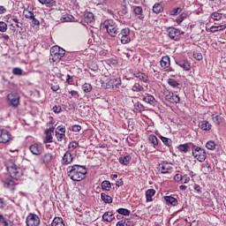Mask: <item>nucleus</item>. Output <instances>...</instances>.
<instances>
[{
    "instance_id": "f257e3e1",
    "label": "nucleus",
    "mask_w": 226,
    "mask_h": 226,
    "mask_svg": "<svg viewBox=\"0 0 226 226\" xmlns=\"http://www.w3.org/2000/svg\"><path fill=\"white\" fill-rule=\"evenodd\" d=\"M67 175L72 181L80 182L86 179L87 176V168L86 166L74 164L67 167Z\"/></svg>"
},
{
    "instance_id": "f03ea898",
    "label": "nucleus",
    "mask_w": 226,
    "mask_h": 226,
    "mask_svg": "<svg viewBox=\"0 0 226 226\" xmlns=\"http://www.w3.org/2000/svg\"><path fill=\"white\" fill-rule=\"evenodd\" d=\"M102 29H106L108 34L112 38H116L119 34V28L117 27V24L113 19H108L102 24Z\"/></svg>"
},
{
    "instance_id": "7ed1b4c3",
    "label": "nucleus",
    "mask_w": 226,
    "mask_h": 226,
    "mask_svg": "<svg viewBox=\"0 0 226 226\" xmlns=\"http://www.w3.org/2000/svg\"><path fill=\"white\" fill-rule=\"evenodd\" d=\"M192 156L193 158H195V160H197L198 162H200V163H202V162H206V158H207V155L206 154V150H204V148L196 146V145H192Z\"/></svg>"
},
{
    "instance_id": "20e7f679",
    "label": "nucleus",
    "mask_w": 226,
    "mask_h": 226,
    "mask_svg": "<svg viewBox=\"0 0 226 226\" xmlns=\"http://www.w3.org/2000/svg\"><path fill=\"white\" fill-rule=\"evenodd\" d=\"M66 51L59 46H53L50 49V56L53 63H59L64 57Z\"/></svg>"
},
{
    "instance_id": "39448f33",
    "label": "nucleus",
    "mask_w": 226,
    "mask_h": 226,
    "mask_svg": "<svg viewBox=\"0 0 226 226\" xmlns=\"http://www.w3.org/2000/svg\"><path fill=\"white\" fill-rule=\"evenodd\" d=\"M7 103L12 109H17L20 105V96L15 93L11 92L7 94Z\"/></svg>"
},
{
    "instance_id": "423d86ee",
    "label": "nucleus",
    "mask_w": 226,
    "mask_h": 226,
    "mask_svg": "<svg viewBox=\"0 0 226 226\" xmlns=\"http://www.w3.org/2000/svg\"><path fill=\"white\" fill-rule=\"evenodd\" d=\"M7 171L12 179H17L18 177H20V176H22V173L20 172V168L13 162H11L7 166Z\"/></svg>"
},
{
    "instance_id": "0eeeda50",
    "label": "nucleus",
    "mask_w": 226,
    "mask_h": 226,
    "mask_svg": "<svg viewBox=\"0 0 226 226\" xmlns=\"http://www.w3.org/2000/svg\"><path fill=\"white\" fill-rule=\"evenodd\" d=\"M102 84L103 87H106V89L117 87V86H121V78H106V80Z\"/></svg>"
},
{
    "instance_id": "6e6552de",
    "label": "nucleus",
    "mask_w": 226,
    "mask_h": 226,
    "mask_svg": "<svg viewBox=\"0 0 226 226\" xmlns=\"http://www.w3.org/2000/svg\"><path fill=\"white\" fill-rule=\"evenodd\" d=\"M118 38H120L122 45H126L127 43H130V41H132V37L130 36V28H123L118 34Z\"/></svg>"
},
{
    "instance_id": "1a4fd4ad",
    "label": "nucleus",
    "mask_w": 226,
    "mask_h": 226,
    "mask_svg": "<svg viewBox=\"0 0 226 226\" xmlns=\"http://www.w3.org/2000/svg\"><path fill=\"white\" fill-rule=\"evenodd\" d=\"M167 33L170 40H174L175 41H178L181 34H183V32H181V30L173 26L168 27Z\"/></svg>"
},
{
    "instance_id": "9d476101",
    "label": "nucleus",
    "mask_w": 226,
    "mask_h": 226,
    "mask_svg": "<svg viewBox=\"0 0 226 226\" xmlns=\"http://www.w3.org/2000/svg\"><path fill=\"white\" fill-rule=\"evenodd\" d=\"M26 226H40V217L36 214H29L26 219Z\"/></svg>"
},
{
    "instance_id": "9b49d317",
    "label": "nucleus",
    "mask_w": 226,
    "mask_h": 226,
    "mask_svg": "<svg viewBox=\"0 0 226 226\" xmlns=\"http://www.w3.org/2000/svg\"><path fill=\"white\" fill-rule=\"evenodd\" d=\"M29 150L32 154H34L35 156H40V154L43 153V145H41V143H34L29 147Z\"/></svg>"
},
{
    "instance_id": "f8f14e48",
    "label": "nucleus",
    "mask_w": 226,
    "mask_h": 226,
    "mask_svg": "<svg viewBox=\"0 0 226 226\" xmlns=\"http://www.w3.org/2000/svg\"><path fill=\"white\" fill-rule=\"evenodd\" d=\"M11 140V133L6 129H0V144H6Z\"/></svg>"
},
{
    "instance_id": "ddd939ff",
    "label": "nucleus",
    "mask_w": 226,
    "mask_h": 226,
    "mask_svg": "<svg viewBox=\"0 0 226 226\" xmlns=\"http://www.w3.org/2000/svg\"><path fill=\"white\" fill-rule=\"evenodd\" d=\"M159 170L162 174H170L172 172V163L168 162H163L159 164Z\"/></svg>"
},
{
    "instance_id": "4468645a",
    "label": "nucleus",
    "mask_w": 226,
    "mask_h": 226,
    "mask_svg": "<svg viewBox=\"0 0 226 226\" xmlns=\"http://www.w3.org/2000/svg\"><path fill=\"white\" fill-rule=\"evenodd\" d=\"M73 162V155H72V153L70 151L65 152V154L62 157V166L66 167L68 165H71V163Z\"/></svg>"
},
{
    "instance_id": "2eb2a0df",
    "label": "nucleus",
    "mask_w": 226,
    "mask_h": 226,
    "mask_svg": "<svg viewBox=\"0 0 226 226\" xmlns=\"http://www.w3.org/2000/svg\"><path fill=\"white\" fill-rule=\"evenodd\" d=\"M166 100H168L170 103H179V102H181V98H179V95L174 94V93L167 94Z\"/></svg>"
},
{
    "instance_id": "dca6fc26",
    "label": "nucleus",
    "mask_w": 226,
    "mask_h": 226,
    "mask_svg": "<svg viewBox=\"0 0 226 226\" xmlns=\"http://www.w3.org/2000/svg\"><path fill=\"white\" fill-rule=\"evenodd\" d=\"M161 67L163 68V70H167V68H170V57L169 56H165L162 57V60L160 61Z\"/></svg>"
},
{
    "instance_id": "f3484780",
    "label": "nucleus",
    "mask_w": 226,
    "mask_h": 226,
    "mask_svg": "<svg viewBox=\"0 0 226 226\" xmlns=\"http://www.w3.org/2000/svg\"><path fill=\"white\" fill-rule=\"evenodd\" d=\"M52 133H54V127H50L49 129L45 131V139H43L44 144H49V142H52Z\"/></svg>"
},
{
    "instance_id": "a211bd4d",
    "label": "nucleus",
    "mask_w": 226,
    "mask_h": 226,
    "mask_svg": "<svg viewBox=\"0 0 226 226\" xmlns=\"http://www.w3.org/2000/svg\"><path fill=\"white\" fill-rule=\"evenodd\" d=\"M199 128H200V130H203V132H209V130H211L212 128V125L207 120H203L200 122Z\"/></svg>"
},
{
    "instance_id": "6ab92c4d",
    "label": "nucleus",
    "mask_w": 226,
    "mask_h": 226,
    "mask_svg": "<svg viewBox=\"0 0 226 226\" xmlns=\"http://www.w3.org/2000/svg\"><path fill=\"white\" fill-rule=\"evenodd\" d=\"M192 146H193V143H185L183 145L178 146V150L181 153H188L190 149L192 150Z\"/></svg>"
},
{
    "instance_id": "aec40b11",
    "label": "nucleus",
    "mask_w": 226,
    "mask_h": 226,
    "mask_svg": "<svg viewBox=\"0 0 226 226\" xmlns=\"http://www.w3.org/2000/svg\"><path fill=\"white\" fill-rule=\"evenodd\" d=\"M212 121L216 125L222 124V123H223V117H222V115L214 113L212 114Z\"/></svg>"
},
{
    "instance_id": "412c9836",
    "label": "nucleus",
    "mask_w": 226,
    "mask_h": 226,
    "mask_svg": "<svg viewBox=\"0 0 226 226\" xmlns=\"http://www.w3.org/2000/svg\"><path fill=\"white\" fill-rule=\"evenodd\" d=\"M177 66H180V68H183V70H185V72H189L190 70V63H188V61L186 60H180L176 62Z\"/></svg>"
},
{
    "instance_id": "4be33fe9",
    "label": "nucleus",
    "mask_w": 226,
    "mask_h": 226,
    "mask_svg": "<svg viewBox=\"0 0 226 226\" xmlns=\"http://www.w3.org/2000/svg\"><path fill=\"white\" fill-rule=\"evenodd\" d=\"M84 20L87 24H93L94 22V14L93 12H86L84 14Z\"/></svg>"
},
{
    "instance_id": "5701e85b",
    "label": "nucleus",
    "mask_w": 226,
    "mask_h": 226,
    "mask_svg": "<svg viewBox=\"0 0 226 226\" xmlns=\"http://www.w3.org/2000/svg\"><path fill=\"white\" fill-rule=\"evenodd\" d=\"M155 193H156V191L154 189L147 190L146 192L147 202H153V197H154Z\"/></svg>"
},
{
    "instance_id": "b1692460",
    "label": "nucleus",
    "mask_w": 226,
    "mask_h": 226,
    "mask_svg": "<svg viewBox=\"0 0 226 226\" xmlns=\"http://www.w3.org/2000/svg\"><path fill=\"white\" fill-rule=\"evenodd\" d=\"M52 158L53 155L50 153H47L44 155H42L41 157V162L45 164V165H49V163H50V162H52Z\"/></svg>"
},
{
    "instance_id": "393cba45",
    "label": "nucleus",
    "mask_w": 226,
    "mask_h": 226,
    "mask_svg": "<svg viewBox=\"0 0 226 226\" xmlns=\"http://www.w3.org/2000/svg\"><path fill=\"white\" fill-rule=\"evenodd\" d=\"M162 11H163V5L162 3L154 4L153 6V13H156V15H158V13H162Z\"/></svg>"
},
{
    "instance_id": "a878e982",
    "label": "nucleus",
    "mask_w": 226,
    "mask_h": 226,
    "mask_svg": "<svg viewBox=\"0 0 226 226\" xmlns=\"http://www.w3.org/2000/svg\"><path fill=\"white\" fill-rule=\"evenodd\" d=\"M164 200L167 202V204H170V206H177V199L172 197V196H165Z\"/></svg>"
},
{
    "instance_id": "bb28decb",
    "label": "nucleus",
    "mask_w": 226,
    "mask_h": 226,
    "mask_svg": "<svg viewBox=\"0 0 226 226\" xmlns=\"http://www.w3.org/2000/svg\"><path fill=\"white\" fill-rule=\"evenodd\" d=\"M115 218L116 217L112 212H105L102 215V220H104V222H112Z\"/></svg>"
},
{
    "instance_id": "cd10ccee",
    "label": "nucleus",
    "mask_w": 226,
    "mask_h": 226,
    "mask_svg": "<svg viewBox=\"0 0 226 226\" xmlns=\"http://www.w3.org/2000/svg\"><path fill=\"white\" fill-rule=\"evenodd\" d=\"M131 160H132V157L130 155H122L118 159L119 163H121L122 165H128Z\"/></svg>"
},
{
    "instance_id": "c85d7f7f",
    "label": "nucleus",
    "mask_w": 226,
    "mask_h": 226,
    "mask_svg": "<svg viewBox=\"0 0 226 226\" xmlns=\"http://www.w3.org/2000/svg\"><path fill=\"white\" fill-rule=\"evenodd\" d=\"M51 226H66V225L64 224V222L63 221V218L55 217L54 220L51 222Z\"/></svg>"
},
{
    "instance_id": "c756f323",
    "label": "nucleus",
    "mask_w": 226,
    "mask_h": 226,
    "mask_svg": "<svg viewBox=\"0 0 226 226\" xmlns=\"http://www.w3.org/2000/svg\"><path fill=\"white\" fill-rule=\"evenodd\" d=\"M224 29H226V26L225 25L212 26L209 28V32L210 33H218V31H223Z\"/></svg>"
},
{
    "instance_id": "7c9ffc66",
    "label": "nucleus",
    "mask_w": 226,
    "mask_h": 226,
    "mask_svg": "<svg viewBox=\"0 0 226 226\" xmlns=\"http://www.w3.org/2000/svg\"><path fill=\"white\" fill-rule=\"evenodd\" d=\"M4 188H9L10 190H15V182L11 179H6L4 183Z\"/></svg>"
},
{
    "instance_id": "2f4dec72",
    "label": "nucleus",
    "mask_w": 226,
    "mask_h": 226,
    "mask_svg": "<svg viewBox=\"0 0 226 226\" xmlns=\"http://www.w3.org/2000/svg\"><path fill=\"white\" fill-rule=\"evenodd\" d=\"M101 199L105 202V204H112V197L109 196L105 192L101 193Z\"/></svg>"
},
{
    "instance_id": "473e14b6",
    "label": "nucleus",
    "mask_w": 226,
    "mask_h": 226,
    "mask_svg": "<svg viewBox=\"0 0 226 226\" xmlns=\"http://www.w3.org/2000/svg\"><path fill=\"white\" fill-rule=\"evenodd\" d=\"M102 190H104L105 192H110L111 188H112V185L110 184V182L109 180H104L102 183Z\"/></svg>"
},
{
    "instance_id": "72a5a7b5",
    "label": "nucleus",
    "mask_w": 226,
    "mask_h": 226,
    "mask_svg": "<svg viewBox=\"0 0 226 226\" xmlns=\"http://www.w3.org/2000/svg\"><path fill=\"white\" fill-rule=\"evenodd\" d=\"M134 77H136V79H139V80H142L143 82H147V75H146L145 73L142 72H136L134 73Z\"/></svg>"
},
{
    "instance_id": "f704fd0d",
    "label": "nucleus",
    "mask_w": 226,
    "mask_h": 226,
    "mask_svg": "<svg viewBox=\"0 0 226 226\" xmlns=\"http://www.w3.org/2000/svg\"><path fill=\"white\" fill-rule=\"evenodd\" d=\"M134 13L135 15H139L138 19H139V20H142L144 19V14H142V7L140 6L135 7Z\"/></svg>"
},
{
    "instance_id": "c9c22d12",
    "label": "nucleus",
    "mask_w": 226,
    "mask_h": 226,
    "mask_svg": "<svg viewBox=\"0 0 226 226\" xmlns=\"http://www.w3.org/2000/svg\"><path fill=\"white\" fill-rule=\"evenodd\" d=\"M143 102H146V103H149L150 105H153V103H154V96L151 94H147L143 98Z\"/></svg>"
},
{
    "instance_id": "e433bc0d",
    "label": "nucleus",
    "mask_w": 226,
    "mask_h": 226,
    "mask_svg": "<svg viewBox=\"0 0 226 226\" xmlns=\"http://www.w3.org/2000/svg\"><path fill=\"white\" fill-rule=\"evenodd\" d=\"M55 133H56V140H58V142H63V140L66 139V133L59 132L57 131H56Z\"/></svg>"
},
{
    "instance_id": "4c0bfd02",
    "label": "nucleus",
    "mask_w": 226,
    "mask_h": 226,
    "mask_svg": "<svg viewBox=\"0 0 226 226\" xmlns=\"http://www.w3.org/2000/svg\"><path fill=\"white\" fill-rule=\"evenodd\" d=\"M132 91H133L134 93H140L142 91H144V87H142L140 84L136 83L134 84V86L132 87Z\"/></svg>"
},
{
    "instance_id": "58836bf2",
    "label": "nucleus",
    "mask_w": 226,
    "mask_h": 226,
    "mask_svg": "<svg viewBox=\"0 0 226 226\" xmlns=\"http://www.w3.org/2000/svg\"><path fill=\"white\" fill-rule=\"evenodd\" d=\"M206 147H207V149H209L210 151H214V149H215V147H216V143H215V141H213V140H209L207 142Z\"/></svg>"
},
{
    "instance_id": "ea45409f",
    "label": "nucleus",
    "mask_w": 226,
    "mask_h": 226,
    "mask_svg": "<svg viewBox=\"0 0 226 226\" xmlns=\"http://www.w3.org/2000/svg\"><path fill=\"white\" fill-rule=\"evenodd\" d=\"M82 89H83L84 93H91V91H93V86H91V84H89V83H85L82 86Z\"/></svg>"
},
{
    "instance_id": "a19ab883",
    "label": "nucleus",
    "mask_w": 226,
    "mask_h": 226,
    "mask_svg": "<svg viewBox=\"0 0 226 226\" xmlns=\"http://www.w3.org/2000/svg\"><path fill=\"white\" fill-rule=\"evenodd\" d=\"M148 140L151 142V144H153V146H158V138H156L154 134H151L148 137Z\"/></svg>"
},
{
    "instance_id": "79ce46f5",
    "label": "nucleus",
    "mask_w": 226,
    "mask_h": 226,
    "mask_svg": "<svg viewBox=\"0 0 226 226\" xmlns=\"http://www.w3.org/2000/svg\"><path fill=\"white\" fill-rule=\"evenodd\" d=\"M117 212L118 213V215H123L124 216H130V210L126 208H118Z\"/></svg>"
},
{
    "instance_id": "37998d69",
    "label": "nucleus",
    "mask_w": 226,
    "mask_h": 226,
    "mask_svg": "<svg viewBox=\"0 0 226 226\" xmlns=\"http://www.w3.org/2000/svg\"><path fill=\"white\" fill-rule=\"evenodd\" d=\"M181 11H183V9L178 7V8L171 10L170 11V15H171V17H176L177 15H179V13H181Z\"/></svg>"
},
{
    "instance_id": "c03bdc74",
    "label": "nucleus",
    "mask_w": 226,
    "mask_h": 226,
    "mask_svg": "<svg viewBox=\"0 0 226 226\" xmlns=\"http://www.w3.org/2000/svg\"><path fill=\"white\" fill-rule=\"evenodd\" d=\"M32 27L34 29H39L40 28V20L36 19L35 17L32 18Z\"/></svg>"
},
{
    "instance_id": "a18cd8bd",
    "label": "nucleus",
    "mask_w": 226,
    "mask_h": 226,
    "mask_svg": "<svg viewBox=\"0 0 226 226\" xmlns=\"http://www.w3.org/2000/svg\"><path fill=\"white\" fill-rule=\"evenodd\" d=\"M222 17H223V14L219 12H213L211 14V19H213L214 20H222Z\"/></svg>"
},
{
    "instance_id": "49530a36",
    "label": "nucleus",
    "mask_w": 226,
    "mask_h": 226,
    "mask_svg": "<svg viewBox=\"0 0 226 226\" xmlns=\"http://www.w3.org/2000/svg\"><path fill=\"white\" fill-rule=\"evenodd\" d=\"M186 17H188V13L182 12L180 14L179 18H177L176 20L177 24H181V22H183V20H185V19H186Z\"/></svg>"
},
{
    "instance_id": "de8ad7c7",
    "label": "nucleus",
    "mask_w": 226,
    "mask_h": 226,
    "mask_svg": "<svg viewBox=\"0 0 226 226\" xmlns=\"http://www.w3.org/2000/svg\"><path fill=\"white\" fill-rule=\"evenodd\" d=\"M161 140H162V142L165 146H168V147L172 146V139H170L169 138H165L163 136H161Z\"/></svg>"
},
{
    "instance_id": "09e8293b",
    "label": "nucleus",
    "mask_w": 226,
    "mask_h": 226,
    "mask_svg": "<svg viewBox=\"0 0 226 226\" xmlns=\"http://www.w3.org/2000/svg\"><path fill=\"white\" fill-rule=\"evenodd\" d=\"M77 147H79V142L77 141H72L68 146L70 151H74V149H77Z\"/></svg>"
},
{
    "instance_id": "8fccbe9b",
    "label": "nucleus",
    "mask_w": 226,
    "mask_h": 226,
    "mask_svg": "<svg viewBox=\"0 0 226 226\" xmlns=\"http://www.w3.org/2000/svg\"><path fill=\"white\" fill-rule=\"evenodd\" d=\"M168 84L171 87H177V86H179V83L177 82V80L174 79H168Z\"/></svg>"
},
{
    "instance_id": "3c124183",
    "label": "nucleus",
    "mask_w": 226,
    "mask_h": 226,
    "mask_svg": "<svg viewBox=\"0 0 226 226\" xmlns=\"http://www.w3.org/2000/svg\"><path fill=\"white\" fill-rule=\"evenodd\" d=\"M12 73H13V75H17L18 77H20V75H22V73H24V72L22 71V69H20L19 67H14L12 69Z\"/></svg>"
},
{
    "instance_id": "603ef678",
    "label": "nucleus",
    "mask_w": 226,
    "mask_h": 226,
    "mask_svg": "<svg viewBox=\"0 0 226 226\" xmlns=\"http://www.w3.org/2000/svg\"><path fill=\"white\" fill-rule=\"evenodd\" d=\"M8 31V25H6L4 21H0V32L6 33Z\"/></svg>"
},
{
    "instance_id": "864d4df0",
    "label": "nucleus",
    "mask_w": 226,
    "mask_h": 226,
    "mask_svg": "<svg viewBox=\"0 0 226 226\" xmlns=\"http://www.w3.org/2000/svg\"><path fill=\"white\" fill-rule=\"evenodd\" d=\"M134 108L136 110H138V112H142V111H144V109H145L144 105H142V103H140V102H136L134 104Z\"/></svg>"
},
{
    "instance_id": "5fc2aeb1",
    "label": "nucleus",
    "mask_w": 226,
    "mask_h": 226,
    "mask_svg": "<svg viewBox=\"0 0 226 226\" xmlns=\"http://www.w3.org/2000/svg\"><path fill=\"white\" fill-rule=\"evenodd\" d=\"M25 14V18L26 19H29L30 20L34 19V12L31 11H26L24 12Z\"/></svg>"
},
{
    "instance_id": "6e6d98bb",
    "label": "nucleus",
    "mask_w": 226,
    "mask_h": 226,
    "mask_svg": "<svg viewBox=\"0 0 226 226\" xmlns=\"http://www.w3.org/2000/svg\"><path fill=\"white\" fill-rule=\"evenodd\" d=\"M55 2L56 0H39V3H41V4H45L46 6H50V4Z\"/></svg>"
},
{
    "instance_id": "4d7b16f0",
    "label": "nucleus",
    "mask_w": 226,
    "mask_h": 226,
    "mask_svg": "<svg viewBox=\"0 0 226 226\" xmlns=\"http://www.w3.org/2000/svg\"><path fill=\"white\" fill-rule=\"evenodd\" d=\"M56 132H58V133H66V127L64 125H58Z\"/></svg>"
},
{
    "instance_id": "13d9d810",
    "label": "nucleus",
    "mask_w": 226,
    "mask_h": 226,
    "mask_svg": "<svg viewBox=\"0 0 226 226\" xmlns=\"http://www.w3.org/2000/svg\"><path fill=\"white\" fill-rule=\"evenodd\" d=\"M181 183L183 185H186L187 183H190V177L188 175L182 176V181Z\"/></svg>"
},
{
    "instance_id": "bf43d9fd",
    "label": "nucleus",
    "mask_w": 226,
    "mask_h": 226,
    "mask_svg": "<svg viewBox=\"0 0 226 226\" xmlns=\"http://www.w3.org/2000/svg\"><path fill=\"white\" fill-rule=\"evenodd\" d=\"M193 57L197 59V61H202V54L200 52H194Z\"/></svg>"
},
{
    "instance_id": "052dcab7",
    "label": "nucleus",
    "mask_w": 226,
    "mask_h": 226,
    "mask_svg": "<svg viewBox=\"0 0 226 226\" xmlns=\"http://www.w3.org/2000/svg\"><path fill=\"white\" fill-rule=\"evenodd\" d=\"M174 179L177 183H181V181L183 179V175L177 173L175 175Z\"/></svg>"
},
{
    "instance_id": "680f3d73",
    "label": "nucleus",
    "mask_w": 226,
    "mask_h": 226,
    "mask_svg": "<svg viewBox=\"0 0 226 226\" xmlns=\"http://www.w3.org/2000/svg\"><path fill=\"white\" fill-rule=\"evenodd\" d=\"M53 112H55V114H60L62 109L61 106H54L52 108Z\"/></svg>"
},
{
    "instance_id": "e2e57ef3",
    "label": "nucleus",
    "mask_w": 226,
    "mask_h": 226,
    "mask_svg": "<svg viewBox=\"0 0 226 226\" xmlns=\"http://www.w3.org/2000/svg\"><path fill=\"white\" fill-rule=\"evenodd\" d=\"M0 223H3L4 226H8V222H6V219L3 215H0Z\"/></svg>"
},
{
    "instance_id": "0e129e2a",
    "label": "nucleus",
    "mask_w": 226,
    "mask_h": 226,
    "mask_svg": "<svg viewBox=\"0 0 226 226\" xmlns=\"http://www.w3.org/2000/svg\"><path fill=\"white\" fill-rule=\"evenodd\" d=\"M73 20V16H65L63 18V22H72Z\"/></svg>"
},
{
    "instance_id": "69168bd1",
    "label": "nucleus",
    "mask_w": 226,
    "mask_h": 226,
    "mask_svg": "<svg viewBox=\"0 0 226 226\" xmlns=\"http://www.w3.org/2000/svg\"><path fill=\"white\" fill-rule=\"evenodd\" d=\"M51 89L56 93V91H59V86L57 83L51 84Z\"/></svg>"
},
{
    "instance_id": "338daca9",
    "label": "nucleus",
    "mask_w": 226,
    "mask_h": 226,
    "mask_svg": "<svg viewBox=\"0 0 226 226\" xmlns=\"http://www.w3.org/2000/svg\"><path fill=\"white\" fill-rule=\"evenodd\" d=\"M72 132H80V130H82V126H80V125H73L72 126Z\"/></svg>"
},
{
    "instance_id": "774afa93",
    "label": "nucleus",
    "mask_w": 226,
    "mask_h": 226,
    "mask_svg": "<svg viewBox=\"0 0 226 226\" xmlns=\"http://www.w3.org/2000/svg\"><path fill=\"white\" fill-rule=\"evenodd\" d=\"M194 190L198 193H202V187H200V185H195Z\"/></svg>"
}]
</instances>
